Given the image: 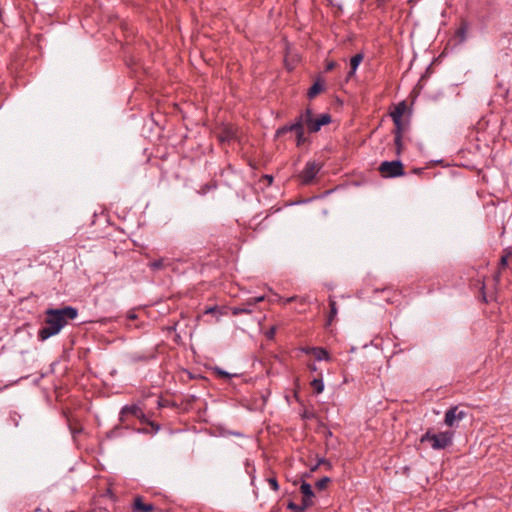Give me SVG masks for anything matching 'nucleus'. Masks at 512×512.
<instances>
[{
    "label": "nucleus",
    "mask_w": 512,
    "mask_h": 512,
    "mask_svg": "<svg viewBox=\"0 0 512 512\" xmlns=\"http://www.w3.org/2000/svg\"><path fill=\"white\" fill-rule=\"evenodd\" d=\"M45 314V325L39 329L37 334L38 340L42 342L59 334L69 320L76 319L78 310L72 306H65L63 308H49Z\"/></svg>",
    "instance_id": "f257e3e1"
},
{
    "label": "nucleus",
    "mask_w": 512,
    "mask_h": 512,
    "mask_svg": "<svg viewBox=\"0 0 512 512\" xmlns=\"http://www.w3.org/2000/svg\"><path fill=\"white\" fill-rule=\"evenodd\" d=\"M455 432L452 430L434 433L428 429L420 438V443H429L433 450H444L453 445Z\"/></svg>",
    "instance_id": "f03ea898"
},
{
    "label": "nucleus",
    "mask_w": 512,
    "mask_h": 512,
    "mask_svg": "<svg viewBox=\"0 0 512 512\" xmlns=\"http://www.w3.org/2000/svg\"><path fill=\"white\" fill-rule=\"evenodd\" d=\"M142 424H146L150 427H152V433L153 434H156L160 429H161V426L160 424H158L157 422H154V421H151L147 418V416L145 415L144 411L141 409V411L139 412V416L136 417Z\"/></svg>",
    "instance_id": "a211bd4d"
},
{
    "label": "nucleus",
    "mask_w": 512,
    "mask_h": 512,
    "mask_svg": "<svg viewBox=\"0 0 512 512\" xmlns=\"http://www.w3.org/2000/svg\"><path fill=\"white\" fill-rule=\"evenodd\" d=\"M141 407L138 404L124 405L119 413V422L122 424H129L128 417L139 416V412L141 411Z\"/></svg>",
    "instance_id": "1a4fd4ad"
},
{
    "label": "nucleus",
    "mask_w": 512,
    "mask_h": 512,
    "mask_svg": "<svg viewBox=\"0 0 512 512\" xmlns=\"http://www.w3.org/2000/svg\"><path fill=\"white\" fill-rule=\"evenodd\" d=\"M204 314H212V315H218L220 314L219 307L218 306H211L207 307L204 312Z\"/></svg>",
    "instance_id": "c756f323"
},
{
    "label": "nucleus",
    "mask_w": 512,
    "mask_h": 512,
    "mask_svg": "<svg viewBox=\"0 0 512 512\" xmlns=\"http://www.w3.org/2000/svg\"><path fill=\"white\" fill-rule=\"evenodd\" d=\"M480 290H481V292H482V298H483V301H484V302H487V299H486V293H485V284H484V282H482Z\"/></svg>",
    "instance_id": "ea45409f"
},
{
    "label": "nucleus",
    "mask_w": 512,
    "mask_h": 512,
    "mask_svg": "<svg viewBox=\"0 0 512 512\" xmlns=\"http://www.w3.org/2000/svg\"><path fill=\"white\" fill-rule=\"evenodd\" d=\"M393 123H394V126H395L394 130L392 131L394 136L403 137L404 132L408 128V124L404 123L403 119L399 120L398 123L397 122H393Z\"/></svg>",
    "instance_id": "5701e85b"
},
{
    "label": "nucleus",
    "mask_w": 512,
    "mask_h": 512,
    "mask_svg": "<svg viewBox=\"0 0 512 512\" xmlns=\"http://www.w3.org/2000/svg\"><path fill=\"white\" fill-rule=\"evenodd\" d=\"M363 59H364L363 53H357L351 57L350 71L348 72V78L352 77L356 73V71H357L359 65L361 64V62L363 61Z\"/></svg>",
    "instance_id": "dca6fc26"
},
{
    "label": "nucleus",
    "mask_w": 512,
    "mask_h": 512,
    "mask_svg": "<svg viewBox=\"0 0 512 512\" xmlns=\"http://www.w3.org/2000/svg\"><path fill=\"white\" fill-rule=\"evenodd\" d=\"M318 480H323V481H326V480H331L330 477L328 476H322L321 478H319Z\"/></svg>",
    "instance_id": "8fccbe9b"
},
{
    "label": "nucleus",
    "mask_w": 512,
    "mask_h": 512,
    "mask_svg": "<svg viewBox=\"0 0 512 512\" xmlns=\"http://www.w3.org/2000/svg\"><path fill=\"white\" fill-rule=\"evenodd\" d=\"M265 480H269V481H272V480H276L274 477H268L266 478Z\"/></svg>",
    "instance_id": "603ef678"
},
{
    "label": "nucleus",
    "mask_w": 512,
    "mask_h": 512,
    "mask_svg": "<svg viewBox=\"0 0 512 512\" xmlns=\"http://www.w3.org/2000/svg\"><path fill=\"white\" fill-rule=\"evenodd\" d=\"M329 307L330 312L327 318V325H331L338 312L337 303L332 297H329Z\"/></svg>",
    "instance_id": "4be33fe9"
},
{
    "label": "nucleus",
    "mask_w": 512,
    "mask_h": 512,
    "mask_svg": "<svg viewBox=\"0 0 512 512\" xmlns=\"http://www.w3.org/2000/svg\"><path fill=\"white\" fill-rule=\"evenodd\" d=\"M324 437H325V441H326V446L329 447L330 446V440L334 439L332 432L329 429H326L324 431Z\"/></svg>",
    "instance_id": "f704fd0d"
},
{
    "label": "nucleus",
    "mask_w": 512,
    "mask_h": 512,
    "mask_svg": "<svg viewBox=\"0 0 512 512\" xmlns=\"http://www.w3.org/2000/svg\"><path fill=\"white\" fill-rule=\"evenodd\" d=\"M264 178L268 181V183H272L273 181V176L272 175H264Z\"/></svg>",
    "instance_id": "37998d69"
},
{
    "label": "nucleus",
    "mask_w": 512,
    "mask_h": 512,
    "mask_svg": "<svg viewBox=\"0 0 512 512\" xmlns=\"http://www.w3.org/2000/svg\"><path fill=\"white\" fill-rule=\"evenodd\" d=\"M403 137H400V136H394V145H395V149H396V155L397 156H400L403 149H404V145H403V141H402Z\"/></svg>",
    "instance_id": "cd10ccee"
},
{
    "label": "nucleus",
    "mask_w": 512,
    "mask_h": 512,
    "mask_svg": "<svg viewBox=\"0 0 512 512\" xmlns=\"http://www.w3.org/2000/svg\"><path fill=\"white\" fill-rule=\"evenodd\" d=\"M276 335V327L272 326L269 330L266 331L265 336L269 340H273Z\"/></svg>",
    "instance_id": "72a5a7b5"
},
{
    "label": "nucleus",
    "mask_w": 512,
    "mask_h": 512,
    "mask_svg": "<svg viewBox=\"0 0 512 512\" xmlns=\"http://www.w3.org/2000/svg\"><path fill=\"white\" fill-rule=\"evenodd\" d=\"M300 123L302 127H307L309 133H317L321 130L322 126L328 125L332 121V117L329 113H323L318 118H314L313 110L307 107L300 115Z\"/></svg>",
    "instance_id": "7ed1b4c3"
},
{
    "label": "nucleus",
    "mask_w": 512,
    "mask_h": 512,
    "mask_svg": "<svg viewBox=\"0 0 512 512\" xmlns=\"http://www.w3.org/2000/svg\"><path fill=\"white\" fill-rule=\"evenodd\" d=\"M336 67V62L330 61L326 64V71H331Z\"/></svg>",
    "instance_id": "58836bf2"
},
{
    "label": "nucleus",
    "mask_w": 512,
    "mask_h": 512,
    "mask_svg": "<svg viewBox=\"0 0 512 512\" xmlns=\"http://www.w3.org/2000/svg\"><path fill=\"white\" fill-rule=\"evenodd\" d=\"M306 354H313L317 361H329L331 359L329 352L323 347H311L304 349Z\"/></svg>",
    "instance_id": "ddd939ff"
},
{
    "label": "nucleus",
    "mask_w": 512,
    "mask_h": 512,
    "mask_svg": "<svg viewBox=\"0 0 512 512\" xmlns=\"http://www.w3.org/2000/svg\"><path fill=\"white\" fill-rule=\"evenodd\" d=\"M295 298H296L295 296H292V297H290V298H288V299H287V302H292V301H294V300H295Z\"/></svg>",
    "instance_id": "3c124183"
},
{
    "label": "nucleus",
    "mask_w": 512,
    "mask_h": 512,
    "mask_svg": "<svg viewBox=\"0 0 512 512\" xmlns=\"http://www.w3.org/2000/svg\"><path fill=\"white\" fill-rule=\"evenodd\" d=\"M302 124L300 123V118L299 116L295 119V122L292 123V124H286V125H283L281 127H279L276 132H275V138H280L284 135H286L287 133L289 132H296L297 130L300 129V126Z\"/></svg>",
    "instance_id": "9b49d317"
},
{
    "label": "nucleus",
    "mask_w": 512,
    "mask_h": 512,
    "mask_svg": "<svg viewBox=\"0 0 512 512\" xmlns=\"http://www.w3.org/2000/svg\"><path fill=\"white\" fill-rule=\"evenodd\" d=\"M301 417H302V419L311 420V419L315 418V413H314V412H312V411H309V410L305 409V410L301 413Z\"/></svg>",
    "instance_id": "473e14b6"
},
{
    "label": "nucleus",
    "mask_w": 512,
    "mask_h": 512,
    "mask_svg": "<svg viewBox=\"0 0 512 512\" xmlns=\"http://www.w3.org/2000/svg\"><path fill=\"white\" fill-rule=\"evenodd\" d=\"M324 91V84L320 78H318L313 85L309 88L307 96L309 99L315 98L318 94Z\"/></svg>",
    "instance_id": "aec40b11"
},
{
    "label": "nucleus",
    "mask_w": 512,
    "mask_h": 512,
    "mask_svg": "<svg viewBox=\"0 0 512 512\" xmlns=\"http://www.w3.org/2000/svg\"><path fill=\"white\" fill-rule=\"evenodd\" d=\"M413 172H414L415 174H420V173H422V172H423V169H422V168H415V169L413 170Z\"/></svg>",
    "instance_id": "49530a36"
},
{
    "label": "nucleus",
    "mask_w": 512,
    "mask_h": 512,
    "mask_svg": "<svg viewBox=\"0 0 512 512\" xmlns=\"http://www.w3.org/2000/svg\"><path fill=\"white\" fill-rule=\"evenodd\" d=\"M328 482H316V487L318 490H324L327 488Z\"/></svg>",
    "instance_id": "4c0bfd02"
},
{
    "label": "nucleus",
    "mask_w": 512,
    "mask_h": 512,
    "mask_svg": "<svg viewBox=\"0 0 512 512\" xmlns=\"http://www.w3.org/2000/svg\"><path fill=\"white\" fill-rule=\"evenodd\" d=\"M234 138V133L231 131V130H225L223 133H222V136H221V140L224 141V140H227V141H230Z\"/></svg>",
    "instance_id": "2f4dec72"
},
{
    "label": "nucleus",
    "mask_w": 512,
    "mask_h": 512,
    "mask_svg": "<svg viewBox=\"0 0 512 512\" xmlns=\"http://www.w3.org/2000/svg\"><path fill=\"white\" fill-rule=\"evenodd\" d=\"M335 442H336V439L330 440V446L328 448H330V447L334 448L335 447Z\"/></svg>",
    "instance_id": "09e8293b"
},
{
    "label": "nucleus",
    "mask_w": 512,
    "mask_h": 512,
    "mask_svg": "<svg viewBox=\"0 0 512 512\" xmlns=\"http://www.w3.org/2000/svg\"><path fill=\"white\" fill-rule=\"evenodd\" d=\"M126 317L128 320H135V319H137V314L135 313V311L130 310V311H128Z\"/></svg>",
    "instance_id": "e433bc0d"
},
{
    "label": "nucleus",
    "mask_w": 512,
    "mask_h": 512,
    "mask_svg": "<svg viewBox=\"0 0 512 512\" xmlns=\"http://www.w3.org/2000/svg\"><path fill=\"white\" fill-rule=\"evenodd\" d=\"M68 427L74 440H76L77 435L83 431L82 425L73 423L71 421H69Z\"/></svg>",
    "instance_id": "a878e982"
},
{
    "label": "nucleus",
    "mask_w": 512,
    "mask_h": 512,
    "mask_svg": "<svg viewBox=\"0 0 512 512\" xmlns=\"http://www.w3.org/2000/svg\"><path fill=\"white\" fill-rule=\"evenodd\" d=\"M300 493L301 503H296L292 499H290L287 503V508L293 512H305L306 509L313 504L314 492L312 491V487L308 482H302L300 486Z\"/></svg>",
    "instance_id": "20e7f679"
},
{
    "label": "nucleus",
    "mask_w": 512,
    "mask_h": 512,
    "mask_svg": "<svg viewBox=\"0 0 512 512\" xmlns=\"http://www.w3.org/2000/svg\"><path fill=\"white\" fill-rule=\"evenodd\" d=\"M310 385L314 391L315 394H320L323 392L324 390V382H323V379L322 377H319V378H314L311 382H310Z\"/></svg>",
    "instance_id": "b1692460"
},
{
    "label": "nucleus",
    "mask_w": 512,
    "mask_h": 512,
    "mask_svg": "<svg viewBox=\"0 0 512 512\" xmlns=\"http://www.w3.org/2000/svg\"><path fill=\"white\" fill-rule=\"evenodd\" d=\"M386 0H377V3H378V7H381L382 5H384Z\"/></svg>",
    "instance_id": "de8ad7c7"
},
{
    "label": "nucleus",
    "mask_w": 512,
    "mask_h": 512,
    "mask_svg": "<svg viewBox=\"0 0 512 512\" xmlns=\"http://www.w3.org/2000/svg\"><path fill=\"white\" fill-rule=\"evenodd\" d=\"M414 0H408L409 3H412Z\"/></svg>",
    "instance_id": "864d4df0"
},
{
    "label": "nucleus",
    "mask_w": 512,
    "mask_h": 512,
    "mask_svg": "<svg viewBox=\"0 0 512 512\" xmlns=\"http://www.w3.org/2000/svg\"><path fill=\"white\" fill-rule=\"evenodd\" d=\"M405 110H406V103L404 101L397 104L395 106L394 110L390 113V116H391L393 122L398 123L399 120H402Z\"/></svg>",
    "instance_id": "6ab92c4d"
},
{
    "label": "nucleus",
    "mask_w": 512,
    "mask_h": 512,
    "mask_svg": "<svg viewBox=\"0 0 512 512\" xmlns=\"http://www.w3.org/2000/svg\"><path fill=\"white\" fill-rule=\"evenodd\" d=\"M326 463L327 462H326V460L324 458H320V459H318L317 466L321 465V464H326Z\"/></svg>",
    "instance_id": "a18cd8bd"
},
{
    "label": "nucleus",
    "mask_w": 512,
    "mask_h": 512,
    "mask_svg": "<svg viewBox=\"0 0 512 512\" xmlns=\"http://www.w3.org/2000/svg\"><path fill=\"white\" fill-rule=\"evenodd\" d=\"M479 13L491 14L496 11L498 0H476Z\"/></svg>",
    "instance_id": "9d476101"
},
{
    "label": "nucleus",
    "mask_w": 512,
    "mask_h": 512,
    "mask_svg": "<svg viewBox=\"0 0 512 512\" xmlns=\"http://www.w3.org/2000/svg\"><path fill=\"white\" fill-rule=\"evenodd\" d=\"M469 29V23L466 19H462L460 21V25L455 32V36L459 39L460 43H463L466 40L467 31Z\"/></svg>",
    "instance_id": "f3484780"
},
{
    "label": "nucleus",
    "mask_w": 512,
    "mask_h": 512,
    "mask_svg": "<svg viewBox=\"0 0 512 512\" xmlns=\"http://www.w3.org/2000/svg\"><path fill=\"white\" fill-rule=\"evenodd\" d=\"M295 134H296V145L297 146L303 145L306 141V137H305L304 128L302 127V125L300 126V129L295 132Z\"/></svg>",
    "instance_id": "bb28decb"
},
{
    "label": "nucleus",
    "mask_w": 512,
    "mask_h": 512,
    "mask_svg": "<svg viewBox=\"0 0 512 512\" xmlns=\"http://www.w3.org/2000/svg\"><path fill=\"white\" fill-rule=\"evenodd\" d=\"M214 371L221 378H231V376H232L230 373H228L227 371H225L219 367H215Z\"/></svg>",
    "instance_id": "c85d7f7f"
},
{
    "label": "nucleus",
    "mask_w": 512,
    "mask_h": 512,
    "mask_svg": "<svg viewBox=\"0 0 512 512\" xmlns=\"http://www.w3.org/2000/svg\"><path fill=\"white\" fill-rule=\"evenodd\" d=\"M132 426L130 424H122L119 422L118 425L114 426L111 430L107 431L105 434L106 439H113L117 437L123 436L124 429L132 430Z\"/></svg>",
    "instance_id": "4468645a"
},
{
    "label": "nucleus",
    "mask_w": 512,
    "mask_h": 512,
    "mask_svg": "<svg viewBox=\"0 0 512 512\" xmlns=\"http://www.w3.org/2000/svg\"><path fill=\"white\" fill-rule=\"evenodd\" d=\"M378 170L384 178H397L405 174L404 165L399 159L383 161Z\"/></svg>",
    "instance_id": "39448f33"
},
{
    "label": "nucleus",
    "mask_w": 512,
    "mask_h": 512,
    "mask_svg": "<svg viewBox=\"0 0 512 512\" xmlns=\"http://www.w3.org/2000/svg\"><path fill=\"white\" fill-rule=\"evenodd\" d=\"M264 300V296H258V297H251L249 298L245 303L233 307L232 314L233 315H240V314H250L253 312V307L259 302H262Z\"/></svg>",
    "instance_id": "6e6552de"
},
{
    "label": "nucleus",
    "mask_w": 512,
    "mask_h": 512,
    "mask_svg": "<svg viewBox=\"0 0 512 512\" xmlns=\"http://www.w3.org/2000/svg\"><path fill=\"white\" fill-rule=\"evenodd\" d=\"M269 484L274 491L279 489V482H269Z\"/></svg>",
    "instance_id": "a19ab883"
},
{
    "label": "nucleus",
    "mask_w": 512,
    "mask_h": 512,
    "mask_svg": "<svg viewBox=\"0 0 512 512\" xmlns=\"http://www.w3.org/2000/svg\"><path fill=\"white\" fill-rule=\"evenodd\" d=\"M501 273H502V271H501V270H499V269H497V271H496V272L494 273V275H493V281H494L496 284L500 283Z\"/></svg>",
    "instance_id": "c9c22d12"
},
{
    "label": "nucleus",
    "mask_w": 512,
    "mask_h": 512,
    "mask_svg": "<svg viewBox=\"0 0 512 512\" xmlns=\"http://www.w3.org/2000/svg\"><path fill=\"white\" fill-rule=\"evenodd\" d=\"M512 256V252L508 251L507 249L504 250V254L501 256L499 263H498V269L503 270L508 266V258Z\"/></svg>",
    "instance_id": "393cba45"
},
{
    "label": "nucleus",
    "mask_w": 512,
    "mask_h": 512,
    "mask_svg": "<svg viewBox=\"0 0 512 512\" xmlns=\"http://www.w3.org/2000/svg\"><path fill=\"white\" fill-rule=\"evenodd\" d=\"M132 431L136 432V433H139V434H151V435H154L152 433V427H149V428H132Z\"/></svg>",
    "instance_id": "7c9ffc66"
},
{
    "label": "nucleus",
    "mask_w": 512,
    "mask_h": 512,
    "mask_svg": "<svg viewBox=\"0 0 512 512\" xmlns=\"http://www.w3.org/2000/svg\"><path fill=\"white\" fill-rule=\"evenodd\" d=\"M467 416V412L459 408V406H451L446 412L444 423L450 428H457L459 422Z\"/></svg>",
    "instance_id": "0eeeda50"
},
{
    "label": "nucleus",
    "mask_w": 512,
    "mask_h": 512,
    "mask_svg": "<svg viewBox=\"0 0 512 512\" xmlns=\"http://www.w3.org/2000/svg\"><path fill=\"white\" fill-rule=\"evenodd\" d=\"M322 164L316 161H308L299 174L300 181L303 185H309L313 182L318 172L321 170Z\"/></svg>",
    "instance_id": "423d86ee"
},
{
    "label": "nucleus",
    "mask_w": 512,
    "mask_h": 512,
    "mask_svg": "<svg viewBox=\"0 0 512 512\" xmlns=\"http://www.w3.org/2000/svg\"><path fill=\"white\" fill-rule=\"evenodd\" d=\"M166 403H167V401L159 400V401H158V406H159V407H164V406H166V405H167Z\"/></svg>",
    "instance_id": "c03bdc74"
},
{
    "label": "nucleus",
    "mask_w": 512,
    "mask_h": 512,
    "mask_svg": "<svg viewBox=\"0 0 512 512\" xmlns=\"http://www.w3.org/2000/svg\"><path fill=\"white\" fill-rule=\"evenodd\" d=\"M308 368L311 372H316L317 371V367L314 363H310L308 364Z\"/></svg>",
    "instance_id": "79ce46f5"
},
{
    "label": "nucleus",
    "mask_w": 512,
    "mask_h": 512,
    "mask_svg": "<svg viewBox=\"0 0 512 512\" xmlns=\"http://www.w3.org/2000/svg\"><path fill=\"white\" fill-rule=\"evenodd\" d=\"M169 263L164 258L155 259L148 263V267L153 271H160L164 269Z\"/></svg>",
    "instance_id": "412c9836"
},
{
    "label": "nucleus",
    "mask_w": 512,
    "mask_h": 512,
    "mask_svg": "<svg viewBox=\"0 0 512 512\" xmlns=\"http://www.w3.org/2000/svg\"><path fill=\"white\" fill-rule=\"evenodd\" d=\"M133 510L135 512H152L154 505L151 503H145L142 497H136L133 504Z\"/></svg>",
    "instance_id": "2eb2a0df"
},
{
    "label": "nucleus",
    "mask_w": 512,
    "mask_h": 512,
    "mask_svg": "<svg viewBox=\"0 0 512 512\" xmlns=\"http://www.w3.org/2000/svg\"><path fill=\"white\" fill-rule=\"evenodd\" d=\"M155 357H156V354L154 351L149 352V353L133 352V353L129 354V356H128L130 362H132V363H139V362L147 363L150 360L154 359Z\"/></svg>",
    "instance_id": "f8f14e48"
}]
</instances>
